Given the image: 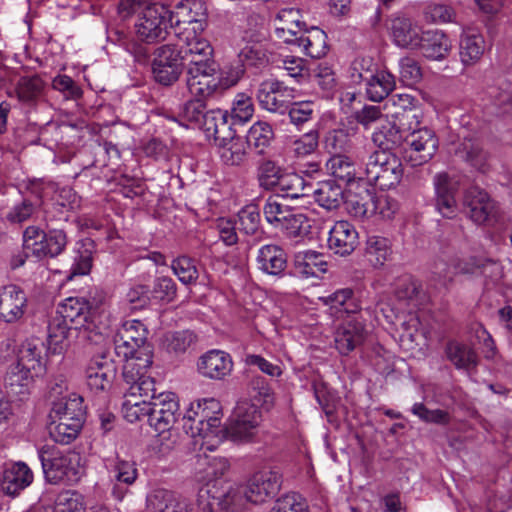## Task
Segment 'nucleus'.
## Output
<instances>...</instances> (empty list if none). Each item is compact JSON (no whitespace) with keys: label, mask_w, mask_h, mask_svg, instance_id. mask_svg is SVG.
Instances as JSON below:
<instances>
[{"label":"nucleus","mask_w":512,"mask_h":512,"mask_svg":"<svg viewBox=\"0 0 512 512\" xmlns=\"http://www.w3.org/2000/svg\"><path fill=\"white\" fill-rule=\"evenodd\" d=\"M43 472L51 483H76L81 478L83 468L81 456L74 451L62 452L53 445H44L38 450Z\"/></svg>","instance_id":"nucleus-1"},{"label":"nucleus","mask_w":512,"mask_h":512,"mask_svg":"<svg viewBox=\"0 0 512 512\" xmlns=\"http://www.w3.org/2000/svg\"><path fill=\"white\" fill-rule=\"evenodd\" d=\"M364 166L367 181L381 190L397 186L404 173L400 158L385 150H375L370 153Z\"/></svg>","instance_id":"nucleus-2"},{"label":"nucleus","mask_w":512,"mask_h":512,"mask_svg":"<svg viewBox=\"0 0 512 512\" xmlns=\"http://www.w3.org/2000/svg\"><path fill=\"white\" fill-rule=\"evenodd\" d=\"M262 414L259 407L243 400L236 407L226 426L221 430L225 437L236 443H249L258 436Z\"/></svg>","instance_id":"nucleus-3"},{"label":"nucleus","mask_w":512,"mask_h":512,"mask_svg":"<svg viewBox=\"0 0 512 512\" xmlns=\"http://www.w3.org/2000/svg\"><path fill=\"white\" fill-rule=\"evenodd\" d=\"M148 331L145 325L136 319L126 320L118 329L115 337V352L119 357L139 362L140 359L149 356V361H153V354L149 345H146Z\"/></svg>","instance_id":"nucleus-4"},{"label":"nucleus","mask_w":512,"mask_h":512,"mask_svg":"<svg viewBox=\"0 0 512 512\" xmlns=\"http://www.w3.org/2000/svg\"><path fill=\"white\" fill-rule=\"evenodd\" d=\"M171 11L164 5L149 3L142 7L135 23L136 35L139 40L153 43L164 39L168 24L173 27Z\"/></svg>","instance_id":"nucleus-5"},{"label":"nucleus","mask_w":512,"mask_h":512,"mask_svg":"<svg viewBox=\"0 0 512 512\" xmlns=\"http://www.w3.org/2000/svg\"><path fill=\"white\" fill-rule=\"evenodd\" d=\"M184 56L176 44H165L154 52L152 74L156 82L169 86L176 82L183 70Z\"/></svg>","instance_id":"nucleus-6"},{"label":"nucleus","mask_w":512,"mask_h":512,"mask_svg":"<svg viewBox=\"0 0 512 512\" xmlns=\"http://www.w3.org/2000/svg\"><path fill=\"white\" fill-rule=\"evenodd\" d=\"M152 362L146 354L139 362L128 360L124 363L122 376L127 388L130 389V395L137 394L143 398L142 400L147 401H154L157 398L154 379L146 376Z\"/></svg>","instance_id":"nucleus-7"},{"label":"nucleus","mask_w":512,"mask_h":512,"mask_svg":"<svg viewBox=\"0 0 512 512\" xmlns=\"http://www.w3.org/2000/svg\"><path fill=\"white\" fill-rule=\"evenodd\" d=\"M256 98L262 109L283 115L294 98V89L277 79H266L259 84Z\"/></svg>","instance_id":"nucleus-8"},{"label":"nucleus","mask_w":512,"mask_h":512,"mask_svg":"<svg viewBox=\"0 0 512 512\" xmlns=\"http://www.w3.org/2000/svg\"><path fill=\"white\" fill-rule=\"evenodd\" d=\"M281 474L274 469H264L256 472L244 488L247 502L261 504L273 498L281 487Z\"/></svg>","instance_id":"nucleus-9"},{"label":"nucleus","mask_w":512,"mask_h":512,"mask_svg":"<svg viewBox=\"0 0 512 512\" xmlns=\"http://www.w3.org/2000/svg\"><path fill=\"white\" fill-rule=\"evenodd\" d=\"M405 149V159L412 166H421L432 159L438 149V138L433 130L421 128L413 131Z\"/></svg>","instance_id":"nucleus-10"},{"label":"nucleus","mask_w":512,"mask_h":512,"mask_svg":"<svg viewBox=\"0 0 512 512\" xmlns=\"http://www.w3.org/2000/svg\"><path fill=\"white\" fill-rule=\"evenodd\" d=\"M171 20L175 25V32L181 28H193L204 32L207 27V8L202 0H183L179 2L174 11H171Z\"/></svg>","instance_id":"nucleus-11"},{"label":"nucleus","mask_w":512,"mask_h":512,"mask_svg":"<svg viewBox=\"0 0 512 512\" xmlns=\"http://www.w3.org/2000/svg\"><path fill=\"white\" fill-rule=\"evenodd\" d=\"M179 403L172 392H161L152 401L149 424L157 432L170 430L178 418Z\"/></svg>","instance_id":"nucleus-12"},{"label":"nucleus","mask_w":512,"mask_h":512,"mask_svg":"<svg viewBox=\"0 0 512 512\" xmlns=\"http://www.w3.org/2000/svg\"><path fill=\"white\" fill-rule=\"evenodd\" d=\"M464 206L468 209L470 219L476 224L493 221L498 215L496 202L478 187H471L466 191Z\"/></svg>","instance_id":"nucleus-13"},{"label":"nucleus","mask_w":512,"mask_h":512,"mask_svg":"<svg viewBox=\"0 0 512 512\" xmlns=\"http://www.w3.org/2000/svg\"><path fill=\"white\" fill-rule=\"evenodd\" d=\"M436 210L446 218H452L457 212L456 193L458 182L446 172H439L433 177Z\"/></svg>","instance_id":"nucleus-14"},{"label":"nucleus","mask_w":512,"mask_h":512,"mask_svg":"<svg viewBox=\"0 0 512 512\" xmlns=\"http://www.w3.org/2000/svg\"><path fill=\"white\" fill-rule=\"evenodd\" d=\"M366 338V330L362 321L351 318L343 321L334 332V345L341 355H349L360 347Z\"/></svg>","instance_id":"nucleus-15"},{"label":"nucleus","mask_w":512,"mask_h":512,"mask_svg":"<svg viewBox=\"0 0 512 512\" xmlns=\"http://www.w3.org/2000/svg\"><path fill=\"white\" fill-rule=\"evenodd\" d=\"M57 314L68 321L74 330L92 331L95 327L89 302L84 298H66L59 304Z\"/></svg>","instance_id":"nucleus-16"},{"label":"nucleus","mask_w":512,"mask_h":512,"mask_svg":"<svg viewBox=\"0 0 512 512\" xmlns=\"http://www.w3.org/2000/svg\"><path fill=\"white\" fill-rule=\"evenodd\" d=\"M27 306V296L20 287L10 284L0 288V319L15 323L24 316Z\"/></svg>","instance_id":"nucleus-17"},{"label":"nucleus","mask_w":512,"mask_h":512,"mask_svg":"<svg viewBox=\"0 0 512 512\" xmlns=\"http://www.w3.org/2000/svg\"><path fill=\"white\" fill-rule=\"evenodd\" d=\"M233 369V360L229 353L212 349L201 355L197 362V371L205 378L222 380Z\"/></svg>","instance_id":"nucleus-18"},{"label":"nucleus","mask_w":512,"mask_h":512,"mask_svg":"<svg viewBox=\"0 0 512 512\" xmlns=\"http://www.w3.org/2000/svg\"><path fill=\"white\" fill-rule=\"evenodd\" d=\"M220 79L216 69H208L204 65L186 70V86L192 97L207 99L219 88Z\"/></svg>","instance_id":"nucleus-19"},{"label":"nucleus","mask_w":512,"mask_h":512,"mask_svg":"<svg viewBox=\"0 0 512 512\" xmlns=\"http://www.w3.org/2000/svg\"><path fill=\"white\" fill-rule=\"evenodd\" d=\"M63 390H67L64 381L56 383L51 387V410L49 417L62 415L85 416L82 397L76 393L66 392L63 394Z\"/></svg>","instance_id":"nucleus-20"},{"label":"nucleus","mask_w":512,"mask_h":512,"mask_svg":"<svg viewBox=\"0 0 512 512\" xmlns=\"http://www.w3.org/2000/svg\"><path fill=\"white\" fill-rule=\"evenodd\" d=\"M86 384L95 394L108 391L116 376V369L105 357H95L90 360L86 371Z\"/></svg>","instance_id":"nucleus-21"},{"label":"nucleus","mask_w":512,"mask_h":512,"mask_svg":"<svg viewBox=\"0 0 512 512\" xmlns=\"http://www.w3.org/2000/svg\"><path fill=\"white\" fill-rule=\"evenodd\" d=\"M459 137L461 141L455 148V155L475 169L484 171L487 165L488 153L483 149L478 135L463 130Z\"/></svg>","instance_id":"nucleus-22"},{"label":"nucleus","mask_w":512,"mask_h":512,"mask_svg":"<svg viewBox=\"0 0 512 512\" xmlns=\"http://www.w3.org/2000/svg\"><path fill=\"white\" fill-rule=\"evenodd\" d=\"M148 512H188V503L179 493L166 488H154L146 496Z\"/></svg>","instance_id":"nucleus-23"},{"label":"nucleus","mask_w":512,"mask_h":512,"mask_svg":"<svg viewBox=\"0 0 512 512\" xmlns=\"http://www.w3.org/2000/svg\"><path fill=\"white\" fill-rule=\"evenodd\" d=\"M358 245V233L348 221H337L329 231L328 247L341 256L351 254Z\"/></svg>","instance_id":"nucleus-24"},{"label":"nucleus","mask_w":512,"mask_h":512,"mask_svg":"<svg viewBox=\"0 0 512 512\" xmlns=\"http://www.w3.org/2000/svg\"><path fill=\"white\" fill-rule=\"evenodd\" d=\"M12 364L26 373L42 376L46 371L43 345L38 341H25L18 349L16 362Z\"/></svg>","instance_id":"nucleus-25"},{"label":"nucleus","mask_w":512,"mask_h":512,"mask_svg":"<svg viewBox=\"0 0 512 512\" xmlns=\"http://www.w3.org/2000/svg\"><path fill=\"white\" fill-rule=\"evenodd\" d=\"M33 481V473L23 462H17L7 465L0 479L2 491L10 496L20 493L28 487Z\"/></svg>","instance_id":"nucleus-26"},{"label":"nucleus","mask_w":512,"mask_h":512,"mask_svg":"<svg viewBox=\"0 0 512 512\" xmlns=\"http://www.w3.org/2000/svg\"><path fill=\"white\" fill-rule=\"evenodd\" d=\"M230 463L225 457L198 454L195 464V478L198 482L209 485L221 479L229 470Z\"/></svg>","instance_id":"nucleus-27"},{"label":"nucleus","mask_w":512,"mask_h":512,"mask_svg":"<svg viewBox=\"0 0 512 512\" xmlns=\"http://www.w3.org/2000/svg\"><path fill=\"white\" fill-rule=\"evenodd\" d=\"M109 472L111 480L115 482L111 491L112 496L116 500L121 501L128 492V489L123 488L121 485L131 486L138 478L136 464L133 461L116 457Z\"/></svg>","instance_id":"nucleus-28"},{"label":"nucleus","mask_w":512,"mask_h":512,"mask_svg":"<svg viewBox=\"0 0 512 512\" xmlns=\"http://www.w3.org/2000/svg\"><path fill=\"white\" fill-rule=\"evenodd\" d=\"M256 263L263 273L283 276L287 267V254L279 245L266 244L259 248Z\"/></svg>","instance_id":"nucleus-29"},{"label":"nucleus","mask_w":512,"mask_h":512,"mask_svg":"<svg viewBox=\"0 0 512 512\" xmlns=\"http://www.w3.org/2000/svg\"><path fill=\"white\" fill-rule=\"evenodd\" d=\"M199 497L201 499L207 497V507L211 511L221 509L237 512L242 508L244 501H246L244 488L239 489L233 487H230L228 490L221 493H212L211 489L202 488L199 492Z\"/></svg>","instance_id":"nucleus-30"},{"label":"nucleus","mask_w":512,"mask_h":512,"mask_svg":"<svg viewBox=\"0 0 512 512\" xmlns=\"http://www.w3.org/2000/svg\"><path fill=\"white\" fill-rule=\"evenodd\" d=\"M327 271L324 255L313 250L301 251L293 259L294 275L302 278H319Z\"/></svg>","instance_id":"nucleus-31"},{"label":"nucleus","mask_w":512,"mask_h":512,"mask_svg":"<svg viewBox=\"0 0 512 512\" xmlns=\"http://www.w3.org/2000/svg\"><path fill=\"white\" fill-rule=\"evenodd\" d=\"M219 148V156L223 163L230 166H238L247 160L248 146L244 138L234 136L233 132L216 142Z\"/></svg>","instance_id":"nucleus-32"},{"label":"nucleus","mask_w":512,"mask_h":512,"mask_svg":"<svg viewBox=\"0 0 512 512\" xmlns=\"http://www.w3.org/2000/svg\"><path fill=\"white\" fill-rule=\"evenodd\" d=\"M203 32L193 28H181L175 32L178 39L176 45L182 50V54H198L202 57H213V47L203 37Z\"/></svg>","instance_id":"nucleus-33"},{"label":"nucleus","mask_w":512,"mask_h":512,"mask_svg":"<svg viewBox=\"0 0 512 512\" xmlns=\"http://www.w3.org/2000/svg\"><path fill=\"white\" fill-rule=\"evenodd\" d=\"M274 191L277 197L303 200L310 196L311 186L306 183L302 176L284 171Z\"/></svg>","instance_id":"nucleus-34"},{"label":"nucleus","mask_w":512,"mask_h":512,"mask_svg":"<svg viewBox=\"0 0 512 512\" xmlns=\"http://www.w3.org/2000/svg\"><path fill=\"white\" fill-rule=\"evenodd\" d=\"M391 29L393 40L399 47L414 49L421 43V27L408 18L394 19Z\"/></svg>","instance_id":"nucleus-35"},{"label":"nucleus","mask_w":512,"mask_h":512,"mask_svg":"<svg viewBox=\"0 0 512 512\" xmlns=\"http://www.w3.org/2000/svg\"><path fill=\"white\" fill-rule=\"evenodd\" d=\"M300 52L311 58L319 59L328 51L327 35L318 27H311L299 35L296 47Z\"/></svg>","instance_id":"nucleus-36"},{"label":"nucleus","mask_w":512,"mask_h":512,"mask_svg":"<svg viewBox=\"0 0 512 512\" xmlns=\"http://www.w3.org/2000/svg\"><path fill=\"white\" fill-rule=\"evenodd\" d=\"M450 47L449 38L442 31L434 29L423 31L421 43L417 48L426 58L438 60L447 55Z\"/></svg>","instance_id":"nucleus-37"},{"label":"nucleus","mask_w":512,"mask_h":512,"mask_svg":"<svg viewBox=\"0 0 512 512\" xmlns=\"http://www.w3.org/2000/svg\"><path fill=\"white\" fill-rule=\"evenodd\" d=\"M312 194L317 204L328 211L339 208L344 199L343 187L334 179L318 183Z\"/></svg>","instance_id":"nucleus-38"},{"label":"nucleus","mask_w":512,"mask_h":512,"mask_svg":"<svg viewBox=\"0 0 512 512\" xmlns=\"http://www.w3.org/2000/svg\"><path fill=\"white\" fill-rule=\"evenodd\" d=\"M395 85V77L390 72L376 71L365 82L367 97L373 102H380L390 95Z\"/></svg>","instance_id":"nucleus-39"},{"label":"nucleus","mask_w":512,"mask_h":512,"mask_svg":"<svg viewBox=\"0 0 512 512\" xmlns=\"http://www.w3.org/2000/svg\"><path fill=\"white\" fill-rule=\"evenodd\" d=\"M198 127L206 133L208 138L214 139L215 142L224 139L225 135L231 134L227 114L221 109H206Z\"/></svg>","instance_id":"nucleus-40"},{"label":"nucleus","mask_w":512,"mask_h":512,"mask_svg":"<svg viewBox=\"0 0 512 512\" xmlns=\"http://www.w3.org/2000/svg\"><path fill=\"white\" fill-rule=\"evenodd\" d=\"M451 266L453 272L450 271L442 260H438L434 264V273L438 274L446 282L452 280L453 274H475L480 268L485 267V264L481 259L470 256L463 259L454 258L451 261Z\"/></svg>","instance_id":"nucleus-41"},{"label":"nucleus","mask_w":512,"mask_h":512,"mask_svg":"<svg viewBox=\"0 0 512 512\" xmlns=\"http://www.w3.org/2000/svg\"><path fill=\"white\" fill-rule=\"evenodd\" d=\"M35 378L33 374L11 364L4 379L5 388L11 395L24 399L30 394Z\"/></svg>","instance_id":"nucleus-42"},{"label":"nucleus","mask_w":512,"mask_h":512,"mask_svg":"<svg viewBox=\"0 0 512 512\" xmlns=\"http://www.w3.org/2000/svg\"><path fill=\"white\" fill-rule=\"evenodd\" d=\"M446 356L457 368L469 371L478 364V356L475 350L468 344L459 341H450L446 345Z\"/></svg>","instance_id":"nucleus-43"},{"label":"nucleus","mask_w":512,"mask_h":512,"mask_svg":"<svg viewBox=\"0 0 512 512\" xmlns=\"http://www.w3.org/2000/svg\"><path fill=\"white\" fill-rule=\"evenodd\" d=\"M460 60L465 66L476 64L485 51V40L481 34L465 32L461 36L459 44Z\"/></svg>","instance_id":"nucleus-44"},{"label":"nucleus","mask_w":512,"mask_h":512,"mask_svg":"<svg viewBox=\"0 0 512 512\" xmlns=\"http://www.w3.org/2000/svg\"><path fill=\"white\" fill-rule=\"evenodd\" d=\"M94 242L91 239L81 240L76 243L73 263L70 267L68 279L75 276H83L90 272L93 262Z\"/></svg>","instance_id":"nucleus-45"},{"label":"nucleus","mask_w":512,"mask_h":512,"mask_svg":"<svg viewBox=\"0 0 512 512\" xmlns=\"http://www.w3.org/2000/svg\"><path fill=\"white\" fill-rule=\"evenodd\" d=\"M183 429L187 435L192 438L200 437L203 439V442L200 445L201 450H209L212 451L216 448L215 445L209 444L207 439V431L205 427L202 426V420L199 416V410L197 409V401L190 403L189 408L182 418Z\"/></svg>","instance_id":"nucleus-46"},{"label":"nucleus","mask_w":512,"mask_h":512,"mask_svg":"<svg viewBox=\"0 0 512 512\" xmlns=\"http://www.w3.org/2000/svg\"><path fill=\"white\" fill-rule=\"evenodd\" d=\"M320 300L336 313L353 314L360 310V306L350 288L339 289Z\"/></svg>","instance_id":"nucleus-47"},{"label":"nucleus","mask_w":512,"mask_h":512,"mask_svg":"<svg viewBox=\"0 0 512 512\" xmlns=\"http://www.w3.org/2000/svg\"><path fill=\"white\" fill-rule=\"evenodd\" d=\"M274 138V132L270 124L263 121L255 122L246 135L248 148H253L256 153L264 154Z\"/></svg>","instance_id":"nucleus-48"},{"label":"nucleus","mask_w":512,"mask_h":512,"mask_svg":"<svg viewBox=\"0 0 512 512\" xmlns=\"http://www.w3.org/2000/svg\"><path fill=\"white\" fill-rule=\"evenodd\" d=\"M391 254L392 248L389 239L377 235L367 238L365 256L374 267L383 266Z\"/></svg>","instance_id":"nucleus-49"},{"label":"nucleus","mask_w":512,"mask_h":512,"mask_svg":"<svg viewBox=\"0 0 512 512\" xmlns=\"http://www.w3.org/2000/svg\"><path fill=\"white\" fill-rule=\"evenodd\" d=\"M205 100L197 97L187 100L180 106L173 120L178 121L184 126L194 125L198 127L207 109Z\"/></svg>","instance_id":"nucleus-50"},{"label":"nucleus","mask_w":512,"mask_h":512,"mask_svg":"<svg viewBox=\"0 0 512 512\" xmlns=\"http://www.w3.org/2000/svg\"><path fill=\"white\" fill-rule=\"evenodd\" d=\"M45 83L38 75L21 77L16 85V95L25 104H34L43 94Z\"/></svg>","instance_id":"nucleus-51"},{"label":"nucleus","mask_w":512,"mask_h":512,"mask_svg":"<svg viewBox=\"0 0 512 512\" xmlns=\"http://www.w3.org/2000/svg\"><path fill=\"white\" fill-rule=\"evenodd\" d=\"M67 243L68 238L64 230L55 228L48 229L41 238V248L43 252H41V254H37L36 258H54L65 250Z\"/></svg>","instance_id":"nucleus-52"},{"label":"nucleus","mask_w":512,"mask_h":512,"mask_svg":"<svg viewBox=\"0 0 512 512\" xmlns=\"http://www.w3.org/2000/svg\"><path fill=\"white\" fill-rule=\"evenodd\" d=\"M395 295L398 300L405 301L412 307H418L425 296L422 285L410 276L399 279Z\"/></svg>","instance_id":"nucleus-53"},{"label":"nucleus","mask_w":512,"mask_h":512,"mask_svg":"<svg viewBox=\"0 0 512 512\" xmlns=\"http://www.w3.org/2000/svg\"><path fill=\"white\" fill-rule=\"evenodd\" d=\"M278 25L275 28L276 37H283L284 33H289L292 30L300 33V35L306 30L305 22L302 20V16L298 9L284 8L281 9L276 17Z\"/></svg>","instance_id":"nucleus-54"},{"label":"nucleus","mask_w":512,"mask_h":512,"mask_svg":"<svg viewBox=\"0 0 512 512\" xmlns=\"http://www.w3.org/2000/svg\"><path fill=\"white\" fill-rule=\"evenodd\" d=\"M40 207V199L36 197L23 198L20 202L15 203L7 212L6 219L11 224H21L37 215Z\"/></svg>","instance_id":"nucleus-55"},{"label":"nucleus","mask_w":512,"mask_h":512,"mask_svg":"<svg viewBox=\"0 0 512 512\" xmlns=\"http://www.w3.org/2000/svg\"><path fill=\"white\" fill-rule=\"evenodd\" d=\"M328 171L334 178L344 183L354 181L356 168L354 162L346 155H332L326 163Z\"/></svg>","instance_id":"nucleus-56"},{"label":"nucleus","mask_w":512,"mask_h":512,"mask_svg":"<svg viewBox=\"0 0 512 512\" xmlns=\"http://www.w3.org/2000/svg\"><path fill=\"white\" fill-rule=\"evenodd\" d=\"M197 409L208 439L214 433L213 429L218 428L220 424V418L217 416L220 404L214 398L202 399L197 401Z\"/></svg>","instance_id":"nucleus-57"},{"label":"nucleus","mask_w":512,"mask_h":512,"mask_svg":"<svg viewBox=\"0 0 512 512\" xmlns=\"http://www.w3.org/2000/svg\"><path fill=\"white\" fill-rule=\"evenodd\" d=\"M308 218L302 213H293L292 211L277 225L278 230L290 239L303 237L309 232Z\"/></svg>","instance_id":"nucleus-58"},{"label":"nucleus","mask_w":512,"mask_h":512,"mask_svg":"<svg viewBox=\"0 0 512 512\" xmlns=\"http://www.w3.org/2000/svg\"><path fill=\"white\" fill-rule=\"evenodd\" d=\"M171 269L184 285L196 283L199 277L195 260L185 255L174 259L171 263Z\"/></svg>","instance_id":"nucleus-59"},{"label":"nucleus","mask_w":512,"mask_h":512,"mask_svg":"<svg viewBox=\"0 0 512 512\" xmlns=\"http://www.w3.org/2000/svg\"><path fill=\"white\" fill-rule=\"evenodd\" d=\"M74 329L68 321L57 314L48 326V343L53 347L54 352L62 349V344L69 337L70 331Z\"/></svg>","instance_id":"nucleus-60"},{"label":"nucleus","mask_w":512,"mask_h":512,"mask_svg":"<svg viewBox=\"0 0 512 512\" xmlns=\"http://www.w3.org/2000/svg\"><path fill=\"white\" fill-rule=\"evenodd\" d=\"M284 170L272 160H263L258 166L257 180L264 190H275Z\"/></svg>","instance_id":"nucleus-61"},{"label":"nucleus","mask_w":512,"mask_h":512,"mask_svg":"<svg viewBox=\"0 0 512 512\" xmlns=\"http://www.w3.org/2000/svg\"><path fill=\"white\" fill-rule=\"evenodd\" d=\"M372 141L379 150L389 151L399 146L402 142L400 130L394 125H385L372 134Z\"/></svg>","instance_id":"nucleus-62"},{"label":"nucleus","mask_w":512,"mask_h":512,"mask_svg":"<svg viewBox=\"0 0 512 512\" xmlns=\"http://www.w3.org/2000/svg\"><path fill=\"white\" fill-rule=\"evenodd\" d=\"M196 341L197 336L191 330L170 332L165 336L167 350L176 354L185 353Z\"/></svg>","instance_id":"nucleus-63"},{"label":"nucleus","mask_w":512,"mask_h":512,"mask_svg":"<svg viewBox=\"0 0 512 512\" xmlns=\"http://www.w3.org/2000/svg\"><path fill=\"white\" fill-rule=\"evenodd\" d=\"M84 497L76 491H65L58 495L53 512H85Z\"/></svg>","instance_id":"nucleus-64"}]
</instances>
